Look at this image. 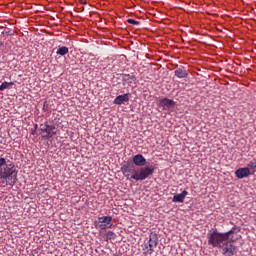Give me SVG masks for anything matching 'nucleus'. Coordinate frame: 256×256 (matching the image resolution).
Returning <instances> with one entry per match:
<instances>
[{"mask_svg":"<svg viewBox=\"0 0 256 256\" xmlns=\"http://www.w3.org/2000/svg\"><path fill=\"white\" fill-rule=\"evenodd\" d=\"M241 235L237 233V228L233 227L226 233H219L217 230L208 234V245L222 249V255L233 256L237 254V247L232 243L239 241Z\"/></svg>","mask_w":256,"mask_h":256,"instance_id":"f257e3e1","label":"nucleus"},{"mask_svg":"<svg viewBox=\"0 0 256 256\" xmlns=\"http://www.w3.org/2000/svg\"><path fill=\"white\" fill-rule=\"evenodd\" d=\"M134 165L125 164L121 171L128 181H145L155 173V167L147 165V159L142 154H137L132 158Z\"/></svg>","mask_w":256,"mask_h":256,"instance_id":"f03ea898","label":"nucleus"},{"mask_svg":"<svg viewBox=\"0 0 256 256\" xmlns=\"http://www.w3.org/2000/svg\"><path fill=\"white\" fill-rule=\"evenodd\" d=\"M0 179L6 185L9 184V181H15L17 179V168H15V164H7L5 158H0Z\"/></svg>","mask_w":256,"mask_h":256,"instance_id":"7ed1b4c3","label":"nucleus"},{"mask_svg":"<svg viewBox=\"0 0 256 256\" xmlns=\"http://www.w3.org/2000/svg\"><path fill=\"white\" fill-rule=\"evenodd\" d=\"M55 123L49 120L42 124H40V131L43 139H51V137H55L57 135Z\"/></svg>","mask_w":256,"mask_h":256,"instance_id":"20e7f679","label":"nucleus"},{"mask_svg":"<svg viewBox=\"0 0 256 256\" xmlns=\"http://www.w3.org/2000/svg\"><path fill=\"white\" fill-rule=\"evenodd\" d=\"M94 225L96 229H101L102 231L107 228L111 229L113 227V217L111 216L100 217L98 218V220L94 222Z\"/></svg>","mask_w":256,"mask_h":256,"instance_id":"39448f33","label":"nucleus"},{"mask_svg":"<svg viewBox=\"0 0 256 256\" xmlns=\"http://www.w3.org/2000/svg\"><path fill=\"white\" fill-rule=\"evenodd\" d=\"M159 107H162L164 111H169L175 107V102L169 98H163L159 101Z\"/></svg>","mask_w":256,"mask_h":256,"instance_id":"423d86ee","label":"nucleus"},{"mask_svg":"<svg viewBox=\"0 0 256 256\" xmlns=\"http://www.w3.org/2000/svg\"><path fill=\"white\" fill-rule=\"evenodd\" d=\"M147 243L150 245L151 251H155L157 245H159V237H157V234L151 232Z\"/></svg>","mask_w":256,"mask_h":256,"instance_id":"0eeeda50","label":"nucleus"},{"mask_svg":"<svg viewBox=\"0 0 256 256\" xmlns=\"http://www.w3.org/2000/svg\"><path fill=\"white\" fill-rule=\"evenodd\" d=\"M251 175V170L248 167L239 168L235 171V176L237 179H245V177H249Z\"/></svg>","mask_w":256,"mask_h":256,"instance_id":"6e6552de","label":"nucleus"},{"mask_svg":"<svg viewBox=\"0 0 256 256\" xmlns=\"http://www.w3.org/2000/svg\"><path fill=\"white\" fill-rule=\"evenodd\" d=\"M189 195V192L187 190L182 191L180 194H175L172 198L173 203H184L185 197Z\"/></svg>","mask_w":256,"mask_h":256,"instance_id":"1a4fd4ad","label":"nucleus"},{"mask_svg":"<svg viewBox=\"0 0 256 256\" xmlns=\"http://www.w3.org/2000/svg\"><path fill=\"white\" fill-rule=\"evenodd\" d=\"M129 93L127 94H123V95H119L114 99V103L115 105H123V103H128L129 101Z\"/></svg>","mask_w":256,"mask_h":256,"instance_id":"9d476101","label":"nucleus"},{"mask_svg":"<svg viewBox=\"0 0 256 256\" xmlns=\"http://www.w3.org/2000/svg\"><path fill=\"white\" fill-rule=\"evenodd\" d=\"M174 75L178 77V79H187L189 74L187 73V70L182 67L175 70Z\"/></svg>","mask_w":256,"mask_h":256,"instance_id":"9b49d317","label":"nucleus"},{"mask_svg":"<svg viewBox=\"0 0 256 256\" xmlns=\"http://www.w3.org/2000/svg\"><path fill=\"white\" fill-rule=\"evenodd\" d=\"M122 81L131 85L132 83H135L136 78H135V75L133 74H123Z\"/></svg>","mask_w":256,"mask_h":256,"instance_id":"f8f14e48","label":"nucleus"},{"mask_svg":"<svg viewBox=\"0 0 256 256\" xmlns=\"http://www.w3.org/2000/svg\"><path fill=\"white\" fill-rule=\"evenodd\" d=\"M67 53H69V48L67 46L59 47L56 51V54L61 55V57L67 55Z\"/></svg>","mask_w":256,"mask_h":256,"instance_id":"ddd939ff","label":"nucleus"},{"mask_svg":"<svg viewBox=\"0 0 256 256\" xmlns=\"http://www.w3.org/2000/svg\"><path fill=\"white\" fill-rule=\"evenodd\" d=\"M116 238H117V234H115V232H113V231H108L104 235L105 241H111V239H116Z\"/></svg>","mask_w":256,"mask_h":256,"instance_id":"4468645a","label":"nucleus"},{"mask_svg":"<svg viewBox=\"0 0 256 256\" xmlns=\"http://www.w3.org/2000/svg\"><path fill=\"white\" fill-rule=\"evenodd\" d=\"M142 247H143L144 255H151L153 253V251H151V244H148L147 242H145Z\"/></svg>","mask_w":256,"mask_h":256,"instance_id":"2eb2a0df","label":"nucleus"},{"mask_svg":"<svg viewBox=\"0 0 256 256\" xmlns=\"http://www.w3.org/2000/svg\"><path fill=\"white\" fill-rule=\"evenodd\" d=\"M13 85H15L14 82H3L0 85V91H5V89H9V87H13Z\"/></svg>","mask_w":256,"mask_h":256,"instance_id":"dca6fc26","label":"nucleus"},{"mask_svg":"<svg viewBox=\"0 0 256 256\" xmlns=\"http://www.w3.org/2000/svg\"><path fill=\"white\" fill-rule=\"evenodd\" d=\"M247 167L250 169H256V158H253L248 164Z\"/></svg>","mask_w":256,"mask_h":256,"instance_id":"f3484780","label":"nucleus"},{"mask_svg":"<svg viewBox=\"0 0 256 256\" xmlns=\"http://www.w3.org/2000/svg\"><path fill=\"white\" fill-rule=\"evenodd\" d=\"M127 23H129L130 25H139V21L133 20V19H128Z\"/></svg>","mask_w":256,"mask_h":256,"instance_id":"a211bd4d","label":"nucleus"},{"mask_svg":"<svg viewBox=\"0 0 256 256\" xmlns=\"http://www.w3.org/2000/svg\"><path fill=\"white\" fill-rule=\"evenodd\" d=\"M43 111H49V104L47 103V101H45L43 104Z\"/></svg>","mask_w":256,"mask_h":256,"instance_id":"6ab92c4d","label":"nucleus"},{"mask_svg":"<svg viewBox=\"0 0 256 256\" xmlns=\"http://www.w3.org/2000/svg\"><path fill=\"white\" fill-rule=\"evenodd\" d=\"M1 34L2 35H13V33H11V30H8V31L2 30Z\"/></svg>","mask_w":256,"mask_h":256,"instance_id":"aec40b11","label":"nucleus"},{"mask_svg":"<svg viewBox=\"0 0 256 256\" xmlns=\"http://www.w3.org/2000/svg\"><path fill=\"white\" fill-rule=\"evenodd\" d=\"M37 127H38V125L35 124L34 129H32L31 135H35V133H37Z\"/></svg>","mask_w":256,"mask_h":256,"instance_id":"412c9836","label":"nucleus"},{"mask_svg":"<svg viewBox=\"0 0 256 256\" xmlns=\"http://www.w3.org/2000/svg\"><path fill=\"white\" fill-rule=\"evenodd\" d=\"M80 3H82V5H87V1L86 0H80Z\"/></svg>","mask_w":256,"mask_h":256,"instance_id":"4be33fe9","label":"nucleus"},{"mask_svg":"<svg viewBox=\"0 0 256 256\" xmlns=\"http://www.w3.org/2000/svg\"><path fill=\"white\" fill-rule=\"evenodd\" d=\"M2 45H3V42H0V47H2Z\"/></svg>","mask_w":256,"mask_h":256,"instance_id":"5701e85b","label":"nucleus"},{"mask_svg":"<svg viewBox=\"0 0 256 256\" xmlns=\"http://www.w3.org/2000/svg\"><path fill=\"white\" fill-rule=\"evenodd\" d=\"M0 31H3V27H0Z\"/></svg>","mask_w":256,"mask_h":256,"instance_id":"b1692460","label":"nucleus"}]
</instances>
